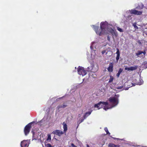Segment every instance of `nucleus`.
Segmentation results:
<instances>
[{"label": "nucleus", "mask_w": 147, "mask_h": 147, "mask_svg": "<svg viewBox=\"0 0 147 147\" xmlns=\"http://www.w3.org/2000/svg\"><path fill=\"white\" fill-rule=\"evenodd\" d=\"M100 29L98 30V26H94V28L96 34L99 36H101L102 34H107L108 32H105V29L107 26L106 23L104 22H101L100 24Z\"/></svg>", "instance_id": "nucleus-1"}, {"label": "nucleus", "mask_w": 147, "mask_h": 147, "mask_svg": "<svg viewBox=\"0 0 147 147\" xmlns=\"http://www.w3.org/2000/svg\"><path fill=\"white\" fill-rule=\"evenodd\" d=\"M104 105L103 107V109L105 110H107L109 109L108 107V102L103 101H100L98 103L95 104L94 107L98 108L99 107V105Z\"/></svg>", "instance_id": "nucleus-2"}, {"label": "nucleus", "mask_w": 147, "mask_h": 147, "mask_svg": "<svg viewBox=\"0 0 147 147\" xmlns=\"http://www.w3.org/2000/svg\"><path fill=\"white\" fill-rule=\"evenodd\" d=\"M109 100L113 106H116L119 103L118 99L115 97H111L109 98Z\"/></svg>", "instance_id": "nucleus-3"}, {"label": "nucleus", "mask_w": 147, "mask_h": 147, "mask_svg": "<svg viewBox=\"0 0 147 147\" xmlns=\"http://www.w3.org/2000/svg\"><path fill=\"white\" fill-rule=\"evenodd\" d=\"M33 122H32L28 124L25 127L24 131L25 135L26 136L29 134L30 129L31 127V124Z\"/></svg>", "instance_id": "nucleus-4"}, {"label": "nucleus", "mask_w": 147, "mask_h": 147, "mask_svg": "<svg viewBox=\"0 0 147 147\" xmlns=\"http://www.w3.org/2000/svg\"><path fill=\"white\" fill-rule=\"evenodd\" d=\"M78 74L80 75L83 76L86 74V71L83 67L79 66L78 68Z\"/></svg>", "instance_id": "nucleus-5"}, {"label": "nucleus", "mask_w": 147, "mask_h": 147, "mask_svg": "<svg viewBox=\"0 0 147 147\" xmlns=\"http://www.w3.org/2000/svg\"><path fill=\"white\" fill-rule=\"evenodd\" d=\"M130 13L135 15H141L142 13V11H139L135 9L129 10Z\"/></svg>", "instance_id": "nucleus-6"}, {"label": "nucleus", "mask_w": 147, "mask_h": 147, "mask_svg": "<svg viewBox=\"0 0 147 147\" xmlns=\"http://www.w3.org/2000/svg\"><path fill=\"white\" fill-rule=\"evenodd\" d=\"M107 30L109 33H111L113 35V36H114L115 37L117 36V31L116 30H114L113 29L111 28H109L107 29Z\"/></svg>", "instance_id": "nucleus-7"}, {"label": "nucleus", "mask_w": 147, "mask_h": 147, "mask_svg": "<svg viewBox=\"0 0 147 147\" xmlns=\"http://www.w3.org/2000/svg\"><path fill=\"white\" fill-rule=\"evenodd\" d=\"M52 133L54 134L60 136L64 134V132L61 130L57 129L53 131Z\"/></svg>", "instance_id": "nucleus-8"}, {"label": "nucleus", "mask_w": 147, "mask_h": 147, "mask_svg": "<svg viewBox=\"0 0 147 147\" xmlns=\"http://www.w3.org/2000/svg\"><path fill=\"white\" fill-rule=\"evenodd\" d=\"M94 67L93 65H92L88 67L87 68V71L89 72H95L96 71V70H94Z\"/></svg>", "instance_id": "nucleus-9"}, {"label": "nucleus", "mask_w": 147, "mask_h": 147, "mask_svg": "<svg viewBox=\"0 0 147 147\" xmlns=\"http://www.w3.org/2000/svg\"><path fill=\"white\" fill-rule=\"evenodd\" d=\"M21 147H28V144L26 140H23L21 142Z\"/></svg>", "instance_id": "nucleus-10"}, {"label": "nucleus", "mask_w": 147, "mask_h": 147, "mask_svg": "<svg viewBox=\"0 0 147 147\" xmlns=\"http://www.w3.org/2000/svg\"><path fill=\"white\" fill-rule=\"evenodd\" d=\"M113 63H111L109 64V66L107 68V70L109 72H113Z\"/></svg>", "instance_id": "nucleus-11"}, {"label": "nucleus", "mask_w": 147, "mask_h": 147, "mask_svg": "<svg viewBox=\"0 0 147 147\" xmlns=\"http://www.w3.org/2000/svg\"><path fill=\"white\" fill-rule=\"evenodd\" d=\"M116 50L117 52L116 53L117 55V56L116 57V60L117 61H118L119 59L120 52L119 49L118 48H117Z\"/></svg>", "instance_id": "nucleus-12"}, {"label": "nucleus", "mask_w": 147, "mask_h": 147, "mask_svg": "<svg viewBox=\"0 0 147 147\" xmlns=\"http://www.w3.org/2000/svg\"><path fill=\"white\" fill-rule=\"evenodd\" d=\"M108 147H120L119 145H115L112 143H109L108 145Z\"/></svg>", "instance_id": "nucleus-13"}, {"label": "nucleus", "mask_w": 147, "mask_h": 147, "mask_svg": "<svg viewBox=\"0 0 147 147\" xmlns=\"http://www.w3.org/2000/svg\"><path fill=\"white\" fill-rule=\"evenodd\" d=\"M92 111V110H91V111L86 112L84 115L83 117L84 118V119H86L88 116L91 114Z\"/></svg>", "instance_id": "nucleus-14"}, {"label": "nucleus", "mask_w": 147, "mask_h": 147, "mask_svg": "<svg viewBox=\"0 0 147 147\" xmlns=\"http://www.w3.org/2000/svg\"><path fill=\"white\" fill-rule=\"evenodd\" d=\"M142 53H143L144 55L146 53V52L145 51L143 52L141 51H138V52L136 53V55L137 56H139L140 55L142 54Z\"/></svg>", "instance_id": "nucleus-15"}, {"label": "nucleus", "mask_w": 147, "mask_h": 147, "mask_svg": "<svg viewBox=\"0 0 147 147\" xmlns=\"http://www.w3.org/2000/svg\"><path fill=\"white\" fill-rule=\"evenodd\" d=\"M67 107V105L65 104H63L62 105H59L57 107V108L58 109H59L61 108H64L66 107Z\"/></svg>", "instance_id": "nucleus-16"}, {"label": "nucleus", "mask_w": 147, "mask_h": 147, "mask_svg": "<svg viewBox=\"0 0 147 147\" xmlns=\"http://www.w3.org/2000/svg\"><path fill=\"white\" fill-rule=\"evenodd\" d=\"M123 69L121 68H120L119 71L118 73L117 74L116 76L117 77H119V76L121 74V73L123 71Z\"/></svg>", "instance_id": "nucleus-17"}, {"label": "nucleus", "mask_w": 147, "mask_h": 147, "mask_svg": "<svg viewBox=\"0 0 147 147\" xmlns=\"http://www.w3.org/2000/svg\"><path fill=\"white\" fill-rule=\"evenodd\" d=\"M138 68L137 65H135L134 66H131L130 67V70L133 71L137 69Z\"/></svg>", "instance_id": "nucleus-18"}, {"label": "nucleus", "mask_w": 147, "mask_h": 147, "mask_svg": "<svg viewBox=\"0 0 147 147\" xmlns=\"http://www.w3.org/2000/svg\"><path fill=\"white\" fill-rule=\"evenodd\" d=\"M114 78L111 76H110V78L109 79L108 82L110 83L112 82Z\"/></svg>", "instance_id": "nucleus-19"}, {"label": "nucleus", "mask_w": 147, "mask_h": 147, "mask_svg": "<svg viewBox=\"0 0 147 147\" xmlns=\"http://www.w3.org/2000/svg\"><path fill=\"white\" fill-rule=\"evenodd\" d=\"M63 128L64 129V131L65 132H66L67 130V125L65 124L63 126Z\"/></svg>", "instance_id": "nucleus-20"}, {"label": "nucleus", "mask_w": 147, "mask_h": 147, "mask_svg": "<svg viewBox=\"0 0 147 147\" xmlns=\"http://www.w3.org/2000/svg\"><path fill=\"white\" fill-rule=\"evenodd\" d=\"M144 7V5L143 4H142L140 5H138L136 7V9H142Z\"/></svg>", "instance_id": "nucleus-21"}, {"label": "nucleus", "mask_w": 147, "mask_h": 147, "mask_svg": "<svg viewBox=\"0 0 147 147\" xmlns=\"http://www.w3.org/2000/svg\"><path fill=\"white\" fill-rule=\"evenodd\" d=\"M104 130L106 132L107 134H108L109 135H110V133L109 132L108 129L107 127H105L104 128Z\"/></svg>", "instance_id": "nucleus-22"}, {"label": "nucleus", "mask_w": 147, "mask_h": 147, "mask_svg": "<svg viewBox=\"0 0 147 147\" xmlns=\"http://www.w3.org/2000/svg\"><path fill=\"white\" fill-rule=\"evenodd\" d=\"M51 140V136L50 135H48V137L47 139V140L50 141Z\"/></svg>", "instance_id": "nucleus-23"}, {"label": "nucleus", "mask_w": 147, "mask_h": 147, "mask_svg": "<svg viewBox=\"0 0 147 147\" xmlns=\"http://www.w3.org/2000/svg\"><path fill=\"white\" fill-rule=\"evenodd\" d=\"M117 30L120 32H122L123 31L122 29L119 28V27H117Z\"/></svg>", "instance_id": "nucleus-24"}, {"label": "nucleus", "mask_w": 147, "mask_h": 147, "mask_svg": "<svg viewBox=\"0 0 147 147\" xmlns=\"http://www.w3.org/2000/svg\"><path fill=\"white\" fill-rule=\"evenodd\" d=\"M46 147H53L50 144H47L45 145Z\"/></svg>", "instance_id": "nucleus-25"}, {"label": "nucleus", "mask_w": 147, "mask_h": 147, "mask_svg": "<svg viewBox=\"0 0 147 147\" xmlns=\"http://www.w3.org/2000/svg\"><path fill=\"white\" fill-rule=\"evenodd\" d=\"M32 133L33 134V137L34 138V139L36 140L37 139L35 138V134L34 132V131H32Z\"/></svg>", "instance_id": "nucleus-26"}, {"label": "nucleus", "mask_w": 147, "mask_h": 147, "mask_svg": "<svg viewBox=\"0 0 147 147\" xmlns=\"http://www.w3.org/2000/svg\"><path fill=\"white\" fill-rule=\"evenodd\" d=\"M133 26H134V28H136V29H138V27L136 25V24H133Z\"/></svg>", "instance_id": "nucleus-27"}, {"label": "nucleus", "mask_w": 147, "mask_h": 147, "mask_svg": "<svg viewBox=\"0 0 147 147\" xmlns=\"http://www.w3.org/2000/svg\"><path fill=\"white\" fill-rule=\"evenodd\" d=\"M125 70L130 71V67H125Z\"/></svg>", "instance_id": "nucleus-28"}, {"label": "nucleus", "mask_w": 147, "mask_h": 147, "mask_svg": "<svg viewBox=\"0 0 147 147\" xmlns=\"http://www.w3.org/2000/svg\"><path fill=\"white\" fill-rule=\"evenodd\" d=\"M104 105H99V107L98 108V109H100V108H101L104 107Z\"/></svg>", "instance_id": "nucleus-29"}, {"label": "nucleus", "mask_w": 147, "mask_h": 147, "mask_svg": "<svg viewBox=\"0 0 147 147\" xmlns=\"http://www.w3.org/2000/svg\"><path fill=\"white\" fill-rule=\"evenodd\" d=\"M107 39L109 41H110V37L108 35L107 36Z\"/></svg>", "instance_id": "nucleus-30"}, {"label": "nucleus", "mask_w": 147, "mask_h": 147, "mask_svg": "<svg viewBox=\"0 0 147 147\" xmlns=\"http://www.w3.org/2000/svg\"><path fill=\"white\" fill-rule=\"evenodd\" d=\"M71 145L72 147H77L73 143H71Z\"/></svg>", "instance_id": "nucleus-31"}, {"label": "nucleus", "mask_w": 147, "mask_h": 147, "mask_svg": "<svg viewBox=\"0 0 147 147\" xmlns=\"http://www.w3.org/2000/svg\"><path fill=\"white\" fill-rule=\"evenodd\" d=\"M138 42L139 45H141L142 42H141V41L140 40H138Z\"/></svg>", "instance_id": "nucleus-32"}, {"label": "nucleus", "mask_w": 147, "mask_h": 147, "mask_svg": "<svg viewBox=\"0 0 147 147\" xmlns=\"http://www.w3.org/2000/svg\"><path fill=\"white\" fill-rule=\"evenodd\" d=\"M112 138L115 140H120V139L118 138H114V137H112Z\"/></svg>", "instance_id": "nucleus-33"}, {"label": "nucleus", "mask_w": 147, "mask_h": 147, "mask_svg": "<svg viewBox=\"0 0 147 147\" xmlns=\"http://www.w3.org/2000/svg\"><path fill=\"white\" fill-rule=\"evenodd\" d=\"M85 119H84V118H83V119H81V121H80V123H81V122H83L84 120Z\"/></svg>", "instance_id": "nucleus-34"}, {"label": "nucleus", "mask_w": 147, "mask_h": 147, "mask_svg": "<svg viewBox=\"0 0 147 147\" xmlns=\"http://www.w3.org/2000/svg\"><path fill=\"white\" fill-rule=\"evenodd\" d=\"M123 88V86H119L118 88H117V89H120L122 88Z\"/></svg>", "instance_id": "nucleus-35"}, {"label": "nucleus", "mask_w": 147, "mask_h": 147, "mask_svg": "<svg viewBox=\"0 0 147 147\" xmlns=\"http://www.w3.org/2000/svg\"><path fill=\"white\" fill-rule=\"evenodd\" d=\"M86 146L87 147H90L89 145L88 144H87Z\"/></svg>", "instance_id": "nucleus-36"}, {"label": "nucleus", "mask_w": 147, "mask_h": 147, "mask_svg": "<svg viewBox=\"0 0 147 147\" xmlns=\"http://www.w3.org/2000/svg\"><path fill=\"white\" fill-rule=\"evenodd\" d=\"M146 34L147 35V33H146Z\"/></svg>", "instance_id": "nucleus-37"}, {"label": "nucleus", "mask_w": 147, "mask_h": 147, "mask_svg": "<svg viewBox=\"0 0 147 147\" xmlns=\"http://www.w3.org/2000/svg\"><path fill=\"white\" fill-rule=\"evenodd\" d=\"M143 147H144V146H142Z\"/></svg>", "instance_id": "nucleus-38"}]
</instances>
